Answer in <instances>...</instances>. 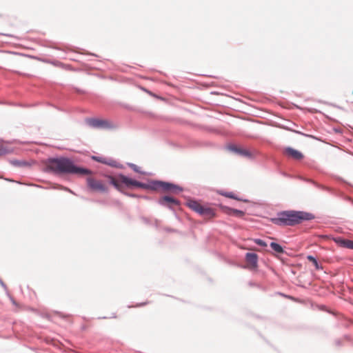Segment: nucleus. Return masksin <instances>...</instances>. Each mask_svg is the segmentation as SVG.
<instances>
[{
	"instance_id": "a211bd4d",
	"label": "nucleus",
	"mask_w": 353,
	"mask_h": 353,
	"mask_svg": "<svg viewBox=\"0 0 353 353\" xmlns=\"http://www.w3.org/2000/svg\"><path fill=\"white\" fill-rule=\"evenodd\" d=\"M128 165L135 172L139 173V174H143V172L141 170V168L137 165L131 163H128Z\"/></svg>"
},
{
	"instance_id": "6e6552de",
	"label": "nucleus",
	"mask_w": 353,
	"mask_h": 353,
	"mask_svg": "<svg viewBox=\"0 0 353 353\" xmlns=\"http://www.w3.org/2000/svg\"><path fill=\"white\" fill-rule=\"evenodd\" d=\"M87 123L96 128H105L110 126L107 121L97 119H89L87 120Z\"/></svg>"
},
{
	"instance_id": "1a4fd4ad",
	"label": "nucleus",
	"mask_w": 353,
	"mask_h": 353,
	"mask_svg": "<svg viewBox=\"0 0 353 353\" xmlns=\"http://www.w3.org/2000/svg\"><path fill=\"white\" fill-rule=\"evenodd\" d=\"M245 261L249 268H256L258 263V255L255 253L248 252L245 254Z\"/></svg>"
},
{
	"instance_id": "4be33fe9",
	"label": "nucleus",
	"mask_w": 353,
	"mask_h": 353,
	"mask_svg": "<svg viewBox=\"0 0 353 353\" xmlns=\"http://www.w3.org/2000/svg\"><path fill=\"white\" fill-rule=\"evenodd\" d=\"M248 250H257L255 248H247Z\"/></svg>"
},
{
	"instance_id": "412c9836",
	"label": "nucleus",
	"mask_w": 353,
	"mask_h": 353,
	"mask_svg": "<svg viewBox=\"0 0 353 353\" xmlns=\"http://www.w3.org/2000/svg\"><path fill=\"white\" fill-rule=\"evenodd\" d=\"M221 194L228 198L236 199L232 192H225Z\"/></svg>"
},
{
	"instance_id": "aec40b11",
	"label": "nucleus",
	"mask_w": 353,
	"mask_h": 353,
	"mask_svg": "<svg viewBox=\"0 0 353 353\" xmlns=\"http://www.w3.org/2000/svg\"><path fill=\"white\" fill-rule=\"evenodd\" d=\"M253 241L256 243L257 245H260V246H262V247H266L267 246V243L263 241V240L261 239H253Z\"/></svg>"
},
{
	"instance_id": "20e7f679",
	"label": "nucleus",
	"mask_w": 353,
	"mask_h": 353,
	"mask_svg": "<svg viewBox=\"0 0 353 353\" xmlns=\"http://www.w3.org/2000/svg\"><path fill=\"white\" fill-rule=\"evenodd\" d=\"M47 168L56 174H89L90 171L77 167L67 158L52 159L49 160Z\"/></svg>"
},
{
	"instance_id": "f3484780",
	"label": "nucleus",
	"mask_w": 353,
	"mask_h": 353,
	"mask_svg": "<svg viewBox=\"0 0 353 353\" xmlns=\"http://www.w3.org/2000/svg\"><path fill=\"white\" fill-rule=\"evenodd\" d=\"M11 150L5 144H0V156L11 152Z\"/></svg>"
},
{
	"instance_id": "f8f14e48",
	"label": "nucleus",
	"mask_w": 353,
	"mask_h": 353,
	"mask_svg": "<svg viewBox=\"0 0 353 353\" xmlns=\"http://www.w3.org/2000/svg\"><path fill=\"white\" fill-rule=\"evenodd\" d=\"M334 242L342 248L353 249V241L345 239H342L341 237H337L334 239Z\"/></svg>"
},
{
	"instance_id": "2eb2a0df",
	"label": "nucleus",
	"mask_w": 353,
	"mask_h": 353,
	"mask_svg": "<svg viewBox=\"0 0 353 353\" xmlns=\"http://www.w3.org/2000/svg\"><path fill=\"white\" fill-rule=\"evenodd\" d=\"M92 159L97 162L102 163L103 164L110 165H114V161L112 160H108L105 158L101 157H92Z\"/></svg>"
},
{
	"instance_id": "f257e3e1",
	"label": "nucleus",
	"mask_w": 353,
	"mask_h": 353,
	"mask_svg": "<svg viewBox=\"0 0 353 353\" xmlns=\"http://www.w3.org/2000/svg\"><path fill=\"white\" fill-rule=\"evenodd\" d=\"M111 183L118 190H120L121 184H124L125 186L130 188L132 186L141 188L143 189H150L152 190H163L168 192H176V190H181V189L172 183L155 181L151 185L143 183L136 180L130 179L125 175L120 174L117 178L111 177Z\"/></svg>"
},
{
	"instance_id": "9d476101",
	"label": "nucleus",
	"mask_w": 353,
	"mask_h": 353,
	"mask_svg": "<svg viewBox=\"0 0 353 353\" xmlns=\"http://www.w3.org/2000/svg\"><path fill=\"white\" fill-rule=\"evenodd\" d=\"M160 204L163 205L168 206L169 208H172L173 205H179V202L178 200L174 199L173 197L169 196H165L162 197L159 200Z\"/></svg>"
},
{
	"instance_id": "9b49d317",
	"label": "nucleus",
	"mask_w": 353,
	"mask_h": 353,
	"mask_svg": "<svg viewBox=\"0 0 353 353\" xmlns=\"http://www.w3.org/2000/svg\"><path fill=\"white\" fill-rule=\"evenodd\" d=\"M285 154L296 159V160H300L303 157V155L301 152L299 151L294 150L292 148H286L284 150Z\"/></svg>"
},
{
	"instance_id": "39448f33",
	"label": "nucleus",
	"mask_w": 353,
	"mask_h": 353,
	"mask_svg": "<svg viewBox=\"0 0 353 353\" xmlns=\"http://www.w3.org/2000/svg\"><path fill=\"white\" fill-rule=\"evenodd\" d=\"M309 219V214L291 210L279 213L277 217L272 219V222L278 225H294Z\"/></svg>"
},
{
	"instance_id": "f03ea898",
	"label": "nucleus",
	"mask_w": 353,
	"mask_h": 353,
	"mask_svg": "<svg viewBox=\"0 0 353 353\" xmlns=\"http://www.w3.org/2000/svg\"><path fill=\"white\" fill-rule=\"evenodd\" d=\"M111 183L118 190H120L121 184H124L125 186L130 188L132 186L141 188L143 189H150L152 190H163L168 192H176V190H181V189L172 183L155 181L151 185L143 183L136 180L130 179L125 175L120 174L117 178L111 177Z\"/></svg>"
},
{
	"instance_id": "6ab92c4d",
	"label": "nucleus",
	"mask_w": 353,
	"mask_h": 353,
	"mask_svg": "<svg viewBox=\"0 0 353 353\" xmlns=\"http://www.w3.org/2000/svg\"><path fill=\"white\" fill-rule=\"evenodd\" d=\"M307 259L309 261L312 262L314 264L316 270H319L320 268L319 263L314 256L309 255L307 256Z\"/></svg>"
},
{
	"instance_id": "ddd939ff",
	"label": "nucleus",
	"mask_w": 353,
	"mask_h": 353,
	"mask_svg": "<svg viewBox=\"0 0 353 353\" xmlns=\"http://www.w3.org/2000/svg\"><path fill=\"white\" fill-rule=\"evenodd\" d=\"M223 208L224 212L226 214L230 215V216H236V217H243L245 214V212L241 210L230 208L228 207H223Z\"/></svg>"
},
{
	"instance_id": "7ed1b4c3",
	"label": "nucleus",
	"mask_w": 353,
	"mask_h": 353,
	"mask_svg": "<svg viewBox=\"0 0 353 353\" xmlns=\"http://www.w3.org/2000/svg\"><path fill=\"white\" fill-rule=\"evenodd\" d=\"M111 183L118 190H120L121 184H124L125 186L130 188L132 186L141 188L143 189H150L152 190H163L168 192H176V190H181V189L172 183L155 181L151 185L143 183L136 180L130 179L125 175L120 174L117 178L111 177Z\"/></svg>"
},
{
	"instance_id": "dca6fc26",
	"label": "nucleus",
	"mask_w": 353,
	"mask_h": 353,
	"mask_svg": "<svg viewBox=\"0 0 353 353\" xmlns=\"http://www.w3.org/2000/svg\"><path fill=\"white\" fill-rule=\"evenodd\" d=\"M270 247L276 253L281 254V253H283V252H284L283 248L279 244H278L276 243H274V242L271 243Z\"/></svg>"
},
{
	"instance_id": "4468645a",
	"label": "nucleus",
	"mask_w": 353,
	"mask_h": 353,
	"mask_svg": "<svg viewBox=\"0 0 353 353\" xmlns=\"http://www.w3.org/2000/svg\"><path fill=\"white\" fill-rule=\"evenodd\" d=\"M229 149L231 151H233L239 155L245 156V157L250 156V152L248 150L241 148H239L236 145H230Z\"/></svg>"
},
{
	"instance_id": "423d86ee",
	"label": "nucleus",
	"mask_w": 353,
	"mask_h": 353,
	"mask_svg": "<svg viewBox=\"0 0 353 353\" xmlns=\"http://www.w3.org/2000/svg\"><path fill=\"white\" fill-rule=\"evenodd\" d=\"M188 205L190 208L203 216L206 219H212L216 216L214 209L207 205H203L196 201H190Z\"/></svg>"
},
{
	"instance_id": "0eeeda50",
	"label": "nucleus",
	"mask_w": 353,
	"mask_h": 353,
	"mask_svg": "<svg viewBox=\"0 0 353 353\" xmlns=\"http://www.w3.org/2000/svg\"><path fill=\"white\" fill-rule=\"evenodd\" d=\"M88 186L93 191L104 192L107 191L105 185L99 180H97L92 177L87 179Z\"/></svg>"
}]
</instances>
